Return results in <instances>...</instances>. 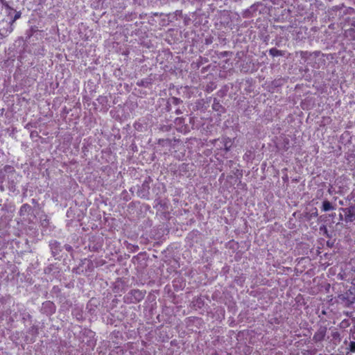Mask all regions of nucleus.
Listing matches in <instances>:
<instances>
[{
    "label": "nucleus",
    "instance_id": "7ed1b4c3",
    "mask_svg": "<svg viewBox=\"0 0 355 355\" xmlns=\"http://www.w3.org/2000/svg\"><path fill=\"white\" fill-rule=\"evenodd\" d=\"M349 350L352 352H355V342H351L349 344Z\"/></svg>",
    "mask_w": 355,
    "mask_h": 355
},
{
    "label": "nucleus",
    "instance_id": "20e7f679",
    "mask_svg": "<svg viewBox=\"0 0 355 355\" xmlns=\"http://www.w3.org/2000/svg\"><path fill=\"white\" fill-rule=\"evenodd\" d=\"M134 293H135V295H137L139 297H142V294H141V292H139V291H135L134 292Z\"/></svg>",
    "mask_w": 355,
    "mask_h": 355
},
{
    "label": "nucleus",
    "instance_id": "39448f33",
    "mask_svg": "<svg viewBox=\"0 0 355 355\" xmlns=\"http://www.w3.org/2000/svg\"><path fill=\"white\" fill-rule=\"evenodd\" d=\"M227 144H228V143H227V142H226V143H225V149H226V150H229V148H230V146H227Z\"/></svg>",
    "mask_w": 355,
    "mask_h": 355
},
{
    "label": "nucleus",
    "instance_id": "f03ea898",
    "mask_svg": "<svg viewBox=\"0 0 355 355\" xmlns=\"http://www.w3.org/2000/svg\"><path fill=\"white\" fill-rule=\"evenodd\" d=\"M270 53L272 55V56H278V55H281L282 54L280 53L279 51L275 49H272L270 50Z\"/></svg>",
    "mask_w": 355,
    "mask_h": 355
},
{
    "label": "nucleus",
    "instance_id": "f257e3e1",
    "mask_svg": "<svg viewBox=\"0 0 355 355\" xmlns=\"http://www.w3.org/2000/svg\"><path fill=\"white\" fill-rule=\"evenodd\" d=\"M333 209L331 204L329 201H324L322 203V209L324 211H327Z\"/></svg>",
    "mask_w": 355,
    "mask_h": 355
}]
</instances>
